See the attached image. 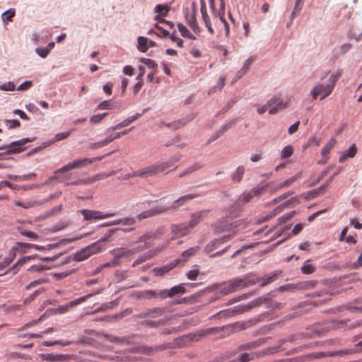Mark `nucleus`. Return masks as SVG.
Instances as JSON below:
<instances>
[{
  "instance_id": "52",
  "label": "nucleus",
  "mask_w": 362,
  "mask_h": 362,
  "mask_svg": "<svg viewBox=\"0 0 362 362\" xmlns=\"http://www.w3.org/2000/svg\"><path fill=\"white\" fill-rule=\"evenodd\" d=\"M201 221V215L198 214H194L192 216L191 220L187 223L189 228H192L196 226Z\"/></svg>"
},
{
  "instance_id": "20",
  "label": "nucleus",
  "mask_w": 362,
  "mask_h": 362,
  "mask_svg": "<svg viewBox=\"0 0 362 362\" xmlns=\"http://www.w3.org/2000/svg\"><path fill=\"white\" fill-rule=\"evenodd\" d=\"M238 226L237 221L227 224L224 221H217L215 224V232L217 233H223L231 230Z\"/></svg>"
},
{
  "instance_id": "44",
  "label": "nucleus",
  "mask_w": 362,
  "mask_h": 362,
  "mask_svg": "<svg viewBox=\"0 0 362 362\" xmlns=\"http://www.w3.org/2000/svg\"><path fill=\"white\" fill-rule=\"evenodd\" d=\"M117 230H119V228L108 230L104 236L100 238L98 241L100 242V244L102 246H103L108 239Z\"/></svg>"
},
{
  "instance_id": "40",
  "label": "nucleus",
  "mask_w": 362,
  "mask_h": 362,
  "mask_svg": "<svg viewBox=\"0 0 362 362\" xmlns=\"http://www.w3.org/2000/svg\"><path fill=\"white\" fill-rule=\"evenodd\" d=\"M102 245L100 244V242L96 241L86 247L88 250L90 252V256L95 255L99 252H100L102 249Z\"/></svg>"
},
{
  "instance_id": "53",
  "label": "nucleus",
  "mask_w": 362,
  "mask_h": 362,
  "mask_svg": "<svg viewBox=\"0 0 362 362\" xmlns=\"http://www.w3.org/2000/svg\"><path fill=\"white\" fill-rule=\"evenodd\" d=\"M170 11V7L167 5L158 4L156 6V11L163 16H167Z\"/></svg>"
},
{
  "instance_id": "27",
  "label": "nucleus",
  "mask_w": 362,
  "mask_h": 362,
  "mask_svg": "<svg viewBox=\"0 0 362 362\" xmlns=\"http://www.w3.org/2000/svg\"><path fill=\"white\" fill-rule=\"evenodd\" d=\"M281 273V271H275L267 275H265L262 279V282L261 283L260 286L263 287L267 284L274 281Z\"/></svg>"
},
{
  "instance_id": "63",
  "label": "nucleus",
  "mask_w": 362,
  "mask_h": 362,
  "mask_svg": "<svg viewBox=\"0 0 362 362\" xmlns=\"http://www.w3.org/2000/svg\"><path fill=\"white\" fill-rule=\"evenodd\" d=\"M344 351L346 354L362 351V340L356 344L355 349H345Z\"/></svg>"
},
{
  "instance_id": "16",
  "label": "nucleus",
  "mask_w": 362,
  "mask_h": 362,
  "mask_svg": "<svg viewBox=\"0 0 362 362\" xmlns=\"http://www.w3.org/2000/svg\"><path fill=\"white\" fill-rule=\"evenodd\" d=\"M196 197H197L196 194H185L175 200L170 206H165V208H168V211L177 209Z\"/></svg>"
},
{
  "instance_id": "13",
  "label": "nucleus",
  "mask_w": 362,
  "mask_h": 362,
  "mask_svg": "<svg viewBox=\"0 0 362 362\" xmlns=\"http://www.w3.org/2000/svg\"><path fill=\"white\" fill-rule=\"evenodd\" d=\"M257 281H259V280H247L246 276H245L242 279L236 278L229 281L232 286L231 288L234 289V291L247 287L249 286L255 285Z\"/></svg>"
},
{
  "instance_id": "4",
  "label": "nucleus",
  "mask_w": 362,
  "mask_h": 362,
  "mask_svg": "<svg viewBox=\"0 0 362 362\" xmlns=\"http://www.w3.org/2000/svg\"><path fill=\"white\" fill-rule=\"evenodd\" d=\"M267 105L270 107L269 113L274 115L286 108L288 105V101H284L280 97L274 96L267 101Z\"/></svg>"
},
{
  "instance_id": "30",
  "label": "nucleus",
  "mask_w": 362,
  "mask_h": 362,
  "mask_svg": "<svg viewBox=\"0 0 362 362\" xmlns=\"http://www.w3.org/2000/svg\"><path fill=\"white\" fill-rule=\"evenodd\" d=\"M255 354L242 353L237 358L228 362H249L254 359Z\"/></svg>"
},
{
  "instance_id": "46",
  "label": "nucleus",
  "mask_w": 362,
  "mask_h": 362,
  "mask_svg": "<svg viewBox=\"0 0 362 362\" xmlns=\"http://www.w3.org/2000/svg\"><path fill=\"white\" fill-rule=\"evenodd\" d=\"M15 16V9L10 8L2 13L1 18L4 22L12 21V18Z\"/></svg>"
},
{
  "instance_id": "19",
  "label": "nucleus",
  "mask_w": 362,
  "mask_h": 362,
  "mask_svg": "<svg viewBox=\"0 0 362 362\" xmlns=\"http://www.w3.org/2000/svg\"><path fill=\"white\" fill-rule=\"evenodd\" d=\"M201 13L205 26L206 27L209 33L213 35L214 33V30L211 26L210 18L207 13L206 6L204 1H202L201 3Z\"/></svg>"
},
{
  "instance_id": "61",
  "label": "nucleus",
  "mask_w": 362,
  "mask_h": 362,
  "mask_svg": "<svg viewBox=\"0 0 362 362\" xmlns=\"http://www.w3.org/2000/svg\"><path fill=\"white\" fill-rule=\"evenodd\" d=\"M267 187V185L258 186L250 191L251 194H252L253 197H258L266 191Z\"/></svg>"
},
{
  "instance_id": "41",
  "label": "nucleus",
  "mask_w": 362,
  "mask_h": 362,
  "mask_svg": "<svg viewBox=\"0 0 362 362\" xmlns=\"http://www.w3.org/2000/svg\"><path fill=\"white\" fill-rule=\"evenodd\" d=\"M336 143V139L334 138H332L322 148V156H326L330 152L332 148L335 146Z\"/></svg>"
},
{
  "instance_id": "37",
  "label": "nucleus",
  "mask_w": 362,
  "mask_h": 362,
  "mask_svg": "<svg viewBox=\"0 0 362 362\" xmlns=\"http://www.w3.org/2000/svg\"><path fill=\"white\" fill-rule=\"evenodd\" d=\"M16 257V249L12 248L8 254V256L6 257L4 262L0 264V269H4L8 266L10 263Z\"/></svg>"
},
{
  "instance_id": "58",
  "label": "nucleus",
  "mask_w": 362,
  "mask_h": 362,
  "mask_svg": "<svg viewBox=\"0 0 362 362\" xmlns=\"http://www.w3.org/2000/svg\"><path fill=\"white\" fill-rule=\"evenodd\" d=\"M132 122H133V121L131 119V117H129L125 119L124 120H123L122 122H119V124H116L115 126L112 127V129L117 130L119 129H122L123 127L128 126Z\"/></svg>"
},
{
  "instance_id": "31",
  "label": "nucleus",
  "mask_w": 362,
  "mask_h": 362,
  "mask_svg": "<svg viewBox=\"0 0 362 362\" xmlns=\"http://www.w3.org/2000/svg\"><path fill=\"white\" fill-rule=\"evenodd\" d=\"M138 49L141 52H146L148 50V39L146 37L139 36L137 39Z\"/></svg>"
},
{
  "instance_id": "47",
  "label": "nucleus",
  "mask_w": 362,
  "mask_h": 362,
  "mask_svg": "<svg viewBox=\"0 0 362 362\" xmlns=\"http://www.w3.org/2000/svg\"><path fill=\"white\" fill-rule=\"evenodd\" d=\"M74 343V341H64L62 340H55V341H44L43 344L45 346H54V345H57V344H59V345H62L63 346H68V345L72 344Z\"/></svg>"
},
{
  "instance_id": "33",
  "label": "nucleus",
  "mask_w": 362,
  "mask_h": 362,
  "mask_svg": "<svg viewBox=\"0 0 362 362\" xmlns=\"http://www.w3.org/2000/svg\"><path fill=\"white\" fill-rule=\"evenodd\" d=\"M317 281L310 280L297 284V290L308 289L316 286Z\"/></svg>"
},
{
  "instance_id": "64",
  "label": "nucleus",
  "mask_w": 362,
  "mask_h": 362,
  "mask_svg": "<svg viewBox=\"0 0 362 362\" xmlns=\"http://www.w3.org/2000/svg\"><path fill=\"white\" fill-rule=\"evenodd\" d=\"M113 105L110 100H104L98 105L99 110H109L112 107Z\"/></svg>"
},
{
  "instance_id": "34",
  "label": "nucleus",
  "mask_w": 362,
  "mask_h": 362,
  "mask_svg": "<svg viewBox=\"0 0 362 362\" xmlns=\"http://www.w3.org/2000/svg\"><path fill=\"white\" fill-rule=\"evenodd\" d=\"M130 130H131V129L124 130V131L121 132H118L115 136L110 135V136H107L106 139H105L104 140H103L102 141H100V145L101 146L107 145L109 143H110L112 141H113L115 139H118L121 136L128 134Z\"/></svg>"
},
{
  "instance_id": "3",
  "label": "nucleus",
  "mask_w": 362,
  "mask_h": 362,
  "mask_svg": "<svg viewBox=\"0 0 362 362\" xmlns=\"http://www.w3.org/2000/svg\"><path fill=\"white\" fill-rule=\"evenodd\" d=\"M333 90V85L317 84L311 90V95L314 100L320 97V100H323L331 94Z\"/></svg>"
},
{
  "instance_id": "22",
  "label": "nucleus",
  "mask_w": 362,
  "mask_h": 362,
  "mask_svg": "<svg viewBox=\"0 0 362 362\" xmlns=\"http://www.w3.org/2000/svg\"><path fill=\"white\" fill-rule=\"evenodd\" d=\"M187 23L189 26V28L193 30V32L199 35L201 33V28L199 27L197 20L195 12L193 11L190 16H187Z\"/></svg>"
},
{
  "instance_id": "23",
  "label": "nucleus",
  "mask_w": 362,
  "mask_h": 362,
  "mask_svg": "<svg viewBox=\"0 0 362 362\" xmlns=\"http://www.w3.org/2000/svg\"><path fill=\"white\" fill-rule=\"evenodd\" d=\"M80 238H81V237H76V238H63V239H61L57 243H52V244H49L47 246H45V250H52L54 248L59 247L61 246L66 245V244L71 243H72V242H74L75 240H79Z\"/></svg>"
},
{
  "instance_id": "54",
  "label": "nucleus",
  "mask_w": 362,
  "mask_h": 362,
  "mask_svg": "<svg viewBox=\"0 0 362 362\" xmlns=\"http://www.w3.org/2000/svg\"><path fill=\"white\" fill-rule=\"evenodd\" d=\"M198 247H190L188 250L184 251L182 254L183 257V261H187L189 257L193 256L198 250Z\"/></svg>"
},
{
  "instance_id": "5",
  "label": "nucleus",
  "mask_w": 362,
  "mask_h": 362,
  "mask_svg": "<svg viewBox=\"0 0 362 362\" xmlns=\"http://www.w3.org/2000/svg\"><path fill=\"white\" fill-rule=\"evenodd\" d=\"M33 141V139H32L24 138L21 140L13 141L8 146L6 150L4 153H0V156L1 154H11L22 152L25 149L24 146L27 143Z\"/></svg>"
},
{
  "instance_id": "60",
  "label": "nucleus",
  "mask_w": 362,
  "mask_h": 362,
  "mask_svg": "<svg viewBox=\"0 0 362 362\" xmlns=\"http://www.w3.org/2000/svg\"><path fill=\"white\" fill-rule=\"evenodd\" d=\"M341 76V71H338L336 74H332L329 78V83L327 85H333V88H334L337 81Z\"/></svg>"
},
{
  "instance_id": "56",
  "label": "nucleus",
  "mask_w": 362,
  "mask_h": 362,
  "mask_svg": "<svg viewBox=\"0 0 362 362\" xmlns=\"http://www.w3.org/2000/svg\"><path fill=\"white\" fill-rule=\"evenodd\" d=\"M286 342H287L286 339H282L279 340L277 346H274V347H268L267 349L266 353L267 354H273V353L278 351L279 349H280L281 346Z\"/></svg>"
},
{
  "instance_id": "1",
  "label": "nucleus",
  "mask_w": 362,
  "mask_h": 362,
  "mask_svg": "<svg viewBox=\"0 0 362 362\" xmlns=\"http://www.w3.org/2000/svg\"><path fill=\"white\" fill-rule=\"evenodd\" d=\"M93 160H74L72 162H69L67 165L57 170L54 172V176L49 177L47 180L45 181L44 185L50 183L54 179H59L58 174H64L73 169L83 168L88 165L91 164Z\"/></svg>"
},
{
  "instance_id": "7",
  "label": "nucleus",
  "mask_w": 362,
  "mask_h": 362,
  "mask_svg": "<svg viewBox=\"0 0 362 362\" xmlns=\"http://www.w3.org/2000/svg\"><path fill=\"white\" fill-rule=\"evenodd\" d=\"M160 290H143L135 291L132 294V296L137 300H152L157 298H160Z\"/></svg>"
},
{
  "instance_id": "32",
  "label": "nucleus",
  "mask_w": 362,
  "mask_h": 362,
  "mask_svg": "<svg viewBox=\"0 0 362 362\" xmlns=\"http://www.w3.org/2000/svg\"><path fill=\"white\" fill-rule=\"evenodd\" d=\"M17 230L21 235L25 236L31 240H35L39 239V235L35 232L25 230L21 227H18Z\"/></svg>"
},
{
  "instance_id": "12",
  "label": "nucleus",
  "mask_w": 362,
  "mask_h": 362,
  "mask_svg": "<svg viewBox=\"0 0 362 362\" xmlns=\"http://www.w3.org/2000/svg\"><path fill=\"white\" fill-rule=\"evenodd\" d=\"M40 358L42 361L49 362H64L75 358L74 355L42 354Z\"/></svg>"
},
{
  "instance_id": "42",
  "label": "nucleus",
  "mask_w": 362,
  "mask_h": 362,
  "mask_svg": "<svg viewBox=\"0 0 362 362\" xmlns=\"http://www.w3.org/2000/svg\"><path fill=\"white\" fill-rule=\"evenodd\" d=\"M300 204V201L297 197H293L291 199L286 200L283 204H281L279 206H281V209L284 207L292 206L294 207L296 205Z\"/></svg>"
},
{
  "instance_id": "51",
  "label": "nucleus",
  "mask_w": 362,
  "mask_h": 362,
  "mask_svg": "<svg viewBox=\"0 0 362 362\" xmlns=\"http://www.w3.org/2000/svg\"><path fill=\"white\" fill-rule=\"evenodd\" d=\"M13 203L15 206H20L24 209H29L33 207L38 204L37 201L28 202L27 203H23L20 201H14Z\"/></svg>"
},
{
  "instance_id": "62",
  "label": "nucleus",
  "mask_w": 362,
  "mask_h": 362,
  "mask_svg": "<svg viewBox=\"0 0 362 362\" xmlns=\"http://www.w3.org/2000/svg\"><path fill=\"white\" fill-rule=\"evenodd\" d=\"M230 283L228 281V284H226L223 288L220 290V295L226 296L230 293L234 292V289L231 288Z\"/></svg>"
},
{
  "instance_id": "29",
  "label": "nucleus",
  "mask_w": 362,
  "mask_h": 362,
  "mask_svg": "<svg viewBox=\"0 0 362 362\" xmlns=\"http://www.w3.org/2000/svg\"><path fill=\"white\" fill-rule=\"evenodd\" d=\"M235 354H237V351H226L220 355L216 356L214 358L215 362H224L227 361L228 359L232 358Z\"/></svg>"
},
{
  "instance_id": "43",
  "label": "nucleus",
  "mask_w": 362,
  "mask_h": 362,
  "mask_svg": "<svg viewBox=\"0 0 362 362\" xmlns=\"http://www.w3.org/2000/svg\"><path fill=\"white\" fill-rule=\"evenodd\" d=\"M266 307L272 310L281 309L284 308V304L281 302L268 299Z\"/></svg>"
},
{
  "instance_id": "35",
  "label": "nucleus",
  "mask_w": 362,
  "mask_h": 362,
  "mask_svg": "<svg viewBox=\"0 0 362 362\" xmlns=\"http://www.w3.org/2000/svg\"><path fill=\"white\" fill-rule=\"evenodd\" d=\"M177 28L183 37H187L191 40H196L195 36L193 35L183 24L178 23Z\"/></svg>"
},
{
  "instance_id": "2",
  "label": "nucleus",
  "mask_w": 362,
  "mask_h": 362,
  "mask_svg": "<svg viewBox=\"0 0 362 362\" xmlns=\"http://www.w3.org/2000/svg\"><path fill=\"white\" fill-rule=\"evenodd\" d=\"M173 164L168 162H162L160 164L153 165L146 168L143 171L137 173V175L140 177H149L153 176L159 173L163 172L168 168H170Z\"/></svg>"
},
{
  "instance_id": "6",
  "label": "nucleus",
  "mask_w": 362,
  "mask_h": 362,
  "mask_svg": "<svg viewBox=\"0 0 362 362\" xmlns=\"http://www.w3.org/2000/svg\"><path fill=\"white\" fill-rule=\"evenodd\" d=\"M210 1V8L213 11V14L214 17L217 19H218L221 23H223L224 28H225V33L226 35L228 36L229 35V25L227 21H226L224 18V13H225V6L224 4L222 2L221 5V9L219 11H216L215 9V5H214V0H209Z\"/></svg>"
},
{
  "instance_id": "59",
  "label": "nucleus",
  "mask_w": 362,
  "mask_h": 362,
  "mask_svg": "<svg viewBox=\"0 0 362 362\" xmlns=\"http://www.w3.org/2000/svg\"><path fill=\"white\" fill-rule=\"evenodd\" d=\"M74 272H75V269H71V270H68V271H65V272H59V273H55V274H54V276L55 277V279L57 280H61V279H63L67 277L69 275L73 274Z\"/></svg>"
},
{
  "instance_id": "21",
  "label": "nucleus",
  "mask_w": 362,
  "mask_h": 362,
  "mask_svg": "<svg viewBox=\"0 0 362 362\" xmlns=\"http://www.w3.org/2000/svg\"><path fill=\"white\" fill-rule=\"evenodd\" d=\"M168 320L169 317H165L163 319H159L158 320H144L141 322V325L142 326L148 327L150 328H158L163 325Z\"/></svg>"
},
{
  "instance_id": "11",
  "label": "nucleus",
  "mask_w": 362,
  "mask_h": 362,
  "mask_svg": "<svg viewBox=\"0 0 362 362\" xmlns=\"http://www.w3.org/2000/svg\"><path fill=\"white\" fill-rule=\"evenodd\" d=\"M168 211V208L165 206H155L149 210L144 211L137 216L139 220H142L149 217L156 216Z\"/></svg>"
},
{
  "instance_id": "55",
  "label": "nucleus",
  "mask_w": 362,
  "mask_h": 362,
  "mask_svg": "<svg viewBox=\"0 0 362 362\" xmlns=\"http://www.w3.org/2000/svg\"><path fill=\"white\" fill-rule=\"evenodd\" d=\"M357 153V147L355 144H352L346 151L342 158H353Z\"/></svg>"
},
{
  "instance_id": "10",
  "label": "nucleus",
  "mask_w": 362,
  "mask_h": 362,
  "mask_svg": "<svg viewBox=\"0 0 362 362\" xmlns=\"http://www.w3.org/2000/svg\"><path fill=\"white\" fill-rule=\"evenodd\" d=\"M165 313V308L160 307H155L153 308L147 309L141 313L134 315L137 319H143L146 317L156 318L163 315Z\"/></svg>"
},
{
  "instance_id": "57",
  "label": "nucleus",
  "mask_w": 362,
  "mask_h": 362,
  "mask_svg": "<svg viewBox=\"0 0 362 362\" xmlns=\"http://www.w3.org/2000/svg\"><path fill=\"white\" fill-rule=\"evenodd\" d=\"M293 152V148L291 146H286L281 151V158H287L292 156Z\"/></svg>"
},
{
  "instance_id": "28",
  "label": "nucleus",
  "mask_w": 362,
  "mask_h": 362,
  "mask_svg": "<svg viewBox=\"0 0 362 362\" xmlns=\"http://www.w3.org/2000/svg\"><path fill=\"white\" fill-rule=\"evenodd\" d=\"M328 183L322 185L320 187L317 189H314L311 191H310L307 196L305 197V199H313L315 197L318 196L320 194H323L325 192V189L327 187Z\"/></svg>"
},
{
  "instance_id": "24",
  "label": "nucleus",
  "mask_w": 362,
  "mask_h": 362,
  "mask_svg": "<svg viewBox=\"0 0 362 362\" xmlns=\"http://www.w3.org/2000/svg\"><path fill=\"white\" fill-rule=\"evenodd\" d=\"M267 301H268V298L262 296V297L258 298L257 299H255V300L251 301L248 304L242 305V306L243 307V308L244 309V313H245V312L250 310V309H252L254 307L259 306L263 303L267 304Z\"/></svg>"
},
{
  "instance_id": "8",
  "label": "nucleus",
  "mask_w": 362,
  "mask_h": 362,
  "mask_svg": "<svg viewBox=\"0 0 362 362\" xmlns=\"http://www.w3.org/2000/svg\"><path fill=\"white\" fill-rule=\"evenodd\" d=\"M186 292L185 284H180L172 287L170 289H160V298H172L177 294H183Z\"/></svg>"
},
{
  "instance_id": "36",
  "label": "nucleus",
  "mask_w": 362,
  "mask_h": 362,
  "mask_svg": "<svg viewBox=\"0 0 362 362\" xmlns=\"http://www.w3.org/2000/svg\"><path fill=\"white\" fill-rule=\"evenodd\" d=\"M226 329H230V332H237L245 329V324L240 322L225 325Z\"/></svg>"
},
{
  "instance_id": "17",
  "label": "nucleus",
  "mask_w": 362,
  "mask_h": 362,
  "mask_svg": "<svg viewBox=\"0 0 362 362\" xmlns=\"http://www.w3.org/2000/svg\"><path fill=\"white\" fill-rule=\"evenodd\" d=\"M180 260L178 259H174L170 262L169 264L162 267H156L153 269L156 276H162L165 274L169 272L173 268H175L179 263Z\"/></svg>"
},
{
  "instance_id": "50",
  "label": "nucleus",
  "mask_w": 362,
  "mask_h": 362,
  "mask_svg": "<svg viewBox=\"0 0 362 362\" xmlns=\"http://www.w3.org/2000/svg\"><path fill=\"white\" fill-rule=\"evenodd\" d=\"M204 334H202V330L198 332L197 333H190L187 335L183 336V338H186L189 341H198L201 337H204Z\"/></svg>"
},
{
  "instance_id": "48",
  "label": "nucleus",
  "mask_w": 362,
  "mask_h": 362,
  "mask_svg": "<svg viewBox=\"0 0 362 362\" xmlns=\"http://www.w3.org/2000/svg\"><path fill=\"white\" fill-rule=\"evenodd\" d=\"M295 214H296V211H291L289 213L283 215L282 216H281L278 218L277 225H281V224L286 223L291 218H293Z\"/></svg>"
},
{
  "instance_id": "9",
  "label": "nucleus",
  "mask_w": 362,
  "mask_h": 362,
  "mask_svg": "<svg viewBox=\"0 0 362 362\" xmlns=\"http://www.w3.org/2000/svg\"><path fill=\"white\" fill-rule=\"evenodd\" d=\"M81 214L83 215L86 221H90L93 219H103L113 216L115 214L108 213L103 214L99 211H92L88 209L81 210Z\"/></svg>"
},
{
  "instance_id": "14",
  "label": "nucleus",
  "mask_w": 362,
  "mask_h": 362,
  "mask_svg": "<svg viewBox=\"0 0 362 362\" xmlns=\"http://www.w3.org/2000/svg\"><path fill=\"white\" fill-rule=\"evenodd\" d=\"M231 238V235H223L221 238H215L210 241L204 247V252L206 254H210L214 250L220 247V245L229 240Z\"/></svg>"
},
{
  "instance_id": "18",
  "label": "nucleus",
  "mask_w": 362,
  "mask_h": 362,
  "mask_svg": "<svg viewBox=\"0 0 362 362\" xmlns=\"http://www.w3.org/2000/svg\"><path fill=\"white\" fill-rule=\"evenodd\" d=\"M171 232L174 233V235L176 237H182L187 234L189 231V226L187 223H183L177 225H172Z\"/></svg>"
},
{
  "instance_id": "26",
  "label": "nucleus",
  "mask_w": 362,
  "mask_h": 362,
  "mask_svg": "<svg viewBox=\"0 0 362 362\" xmlns=\"http://www.w3.org/2000/svg\"><path fill=\"white\" fill-rule=\"evenodd\" d=\"M90 257V252L86 247L77 251L74 254V261L81 262L83 261Z\"/></svg>"
},
{
  "instance_id": "39",
  "label": "nucleus",
  "mask_w": 362,
  "mask_h": 362,
  "mask_svg": "<svg viewBox=\"0 0 362 362\" xmlns=\"http://www.w3.org/2000/svg\"><path fill=\"white\" fill-rule=\"evenodd\" d=\"M245 169L243 166L237 168L235 172L232 174L231 178L233 181L239 182L242 180V177L245 173Z\"/></svg>"
},
{
  "instance_id": "45",
  "label": "nucleus",
  "mask_w": 362,
  "mask_h": 362,
  "mask_svg": "<svg viewBox=\"0 0 362 362\" xmlns=\"http://www.w3.org/2000/svg\"><path fill=\"white\" fill-rule=\"evenodd\" d=\"M308 262H310V259L307 260L301 267V272L305 274H313L316 270V267L314 265L308 264Z\"/></svg>"
},
{
  "instance_id": "25",
  "label": "nucleus",
  "mask_w": 362,
  "mask_h": 362,
  "mask_svg": "<svg viewBox=\"0 0 362 362\" xmlns=\"http://www.w3.org/2000/svg\"><path fill=\"white\" fill-rule=\"evenodd\" d=\"M350 37L358 41L362 37V23L354 25L349 31Z\"/></svg>"
},
{
  "instance_id": "38",
  "label": "nucleus",
  "mask_w": 362,
  "mask_h": 362,
  "mask_svg": "<svg viewBox=\"0 0 362 362\" xmlns=\"http://www.w3.org/2000/svg\"><path fill=\"white\" fill-rule=\"evenodd\" d=\"M226 329L225 326L222 327H210L207 328L206 329L202 330V334H204V336L209 335V334H217L224 330Z\"/></svg>"
},
{
  "instance_id": "49",
  "label": "nucleus",
  "mask_w": 362,
  "mask_h": 362,
  "mask_svg": "<svg viewBox=\"0 0 362 362\" xmlns=\"http://www.w3.org/2000/svg\"><path fill=\"white\" fill-rule=\"evenodd\" d=\"M171 347H172L171 343H166V344H160L159 346L147 347L146 349H148V352H151V351H161L166 349H170Z\"/></svg>"
},
{
  "instance_id": "15",
  "label": "nucleus",
  "mask_w": 362,
  "mask_h": 362,
  "mask_svg": "<svg viewBox=\"0 0 362 362\" xmlns=\"http://www.w3.org/2000/svg\"><path fill=\"white\" fill-rule=\"evenodd\" d=\"M242 305H239L237 306H235L233 308H230L228 309L223 310L215 315H213V317H228L230 316H233L235 315L242 314L244 313V309Z\"/></svg>"
}]
</instances>
